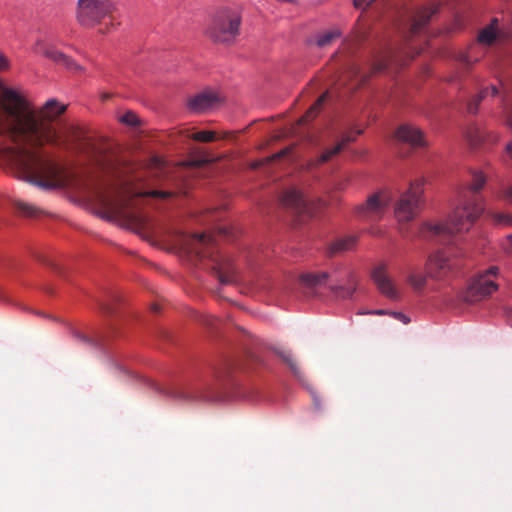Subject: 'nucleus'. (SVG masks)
Returning a JSON list of instances; mask_svg holds the SVG:
<instances>
[{
	"label": "nucleus",
	"instance_id": "f257e3e1",
	"mask_svg": "<svg viewBox=\"0 0 512 512\" xmlns=\"http://www.w3.org/2000/svg\"><path fill=\"white\" fill-rule=\"evenodd\" d=\"M66 105L50 99L35 110L17 90L4 87L0 93V136L14 145L0 148V160L18 179L42 189L60 188L65 184L63 169L41 148L60 138L58 116Z\"/></svg>",
	"mask_w": 512,
	"mask_h": 512
},
{
	"label": "nucleus",
	"instance_id": "f03ea898",
	"mask_svg": "<svg viewBox=\"0 0 512 512\" xmlns=\"http://www.w3.org/2000/svg\"><path fill=\"white\" fill-rule=\"evenodd\" d=\"M485 183V176L481 172H474L471 183L460 191V205L452 212L449 219L444 223L422 224L419 236L427 240H443L456 233L469 231L484 210L483 205L477 203V199L470 197L469 194L480 191Z\"/></svg>",
	"mask_w": 512,
	"mask_h": 512
},
{
	"label": "nucleus",
	"instance_id": "7ed1b4c3",
	"mask_svg": "<svg viewBox=\"0 0 512 512\" xmlns=\"http://www.w3.org/2000/svg\"><path fill=\"white\" fill-rule=\"evenodd\" d=\"M97 215L107 221L116 222L122 227L142 235L147 229V219L131 209L129 199L120 192H98Z\"/></svg>",
	"mask_w": 512,
	"mask_h": 512
},
{
	"label": "nucleus",
	"instance_id": "20e7f679",
	"mask_svg": "<svg viewBox=\"0 0 512 512\" xmlns=\"http://www.w3.org/2000/svg\"><path fill=\"white\" fill-rule=\"evenodd\" d=\"M241 16L235 9L224 7L209 18L205 35L214 43L231 44L239 35Z\"/></svg>",
	"mask_w": 512,
	"mask_h": 512
},
{
	"label": "nucleus",
	"instance_id": "39448f33",
	"mask_svg": "<svg viewBox=\"0 0 512 512\" xmlns=\"http://www.w3.org/2000/svg\"><path fill=\"white\" fill-rule=\"evenodd\" d=\"M117 6L118 0H77L75 19L81 27L92 29L112 19Z\"/></svg>",
	"mask_w": 512,
	"mask_h": 512
},
{
	"label": "nucleus",
	"instance_id": "423d86ee",
	"mask_svg": "<svg viewBox=\"0 0 512 512\" xmlns=\"http://www.w3.org/2000/svg\"><path fill=\"white\" fill-rule=\"evenodd\" d=\"M424 180L411 182L408 190L401 195L396 206L395 216L399 222H409L417 215L424 204Z\"/></svg>",
	"mask_w": 512,
	"mask_h": 512
},
{
	"label": "nucleus",
	"instance_id": "0eeeda50",
	"mask_svg": "<svg viewBox=\"0 0 512 512\" xmlns=\"http://www.w3.org/2000/svg\"><path fill=\"white\" fill-rule=\"evenodd\" d=\"M499 273L497 266H491L487 270L480 272L475 276L463 295V300L467 303H475L487 296L492 295L497 289L496 279Z\"/></svg>",
	"mask_w": 512,
	"mask_h": 512
},
{
	"label": "nucleus",
	"instance_id": "6e6552de",
	"mask_svg": "<svg viewBox=\"0 0 512 512\" xmlns=\"http://www.w3.org/2000/svg\"><path fill=\"white\" fill-rule=\"evenodd\" d=\"M329 275V289L335 297L340 299L351 298L356 290V279L349 268L336 266L327 271Z\"/></svg>",
	"mask_w": 512,
	"mask_h": 512
},
{
	"label": "nucleus",
	"instance_id": "1a4fd4ad",
	"mask_svg": "<svg viewBox=\"0 0 512 512\" xmlns=\"http://www.w3.org/2000/svg\"><path fill=\"white\" fill-rule=\"evenodd\" d=\"M425 267L431 279L440 281L454 273L459 263L451 253L438 250L428 256Z\"/></svg>",
	"mask_w": 512,
	"mask_h": 512
},
{
	"label": "nucleus",
	"instance_id": "9d476101",
	"mask_svg": "<svg viewBox=\"0 0 512 512\" xmlns=\"http://www.w3.org/2000/svg\"><path fill=\"white\" fill-rule=\"evenodd\" d=\"M211 237L206 233L181 235L178 240L180 248L188 254L195 255L198 259L205 258L206 246L211 243Z\"/></svg>",
	"mask_w": 512,
	"mask_h": 512
},
{
	"label": "nucleus",
	"instance_id": "9b49d317",
	"mask_svg": "<svg viewBox=\"0 0 512 512\" xmlns=\"http://www.w3.org/2000/svg\"><path fill=\"white\" fill-rule=\"evenodd\" d=\"M388 206L386 197L380 193H375L368 197L364 204L356 207V213L360 217L369 220H379Z\"/></svg>",
	"mask_w": 512,
	"mask_h": 512
},
{
	"label": "nucleus",
	"instance_id": "f8f14e48",
	"mask_svg": "<svg viewBox=\"0 0 512 512\" xmlns=\"http://www.w3.org/2000/svg\"><path fill=\"white\" fill-rule=\"evenodd\" d=\"M372 279L379 291L390 299H397L399 292L393 280L388 274L387 266L381 264L372 271Z\"/></svg>",
	"mask_w": 512,
	"mask_h": 512
},
{
	"label": "nucleus",
	"instance_id": "ddd939ff",
	"mask_svg": "<svg viewBox=\"0 0 512 512\" xmlns=\"http://www.w3.org/2000/svg\"><path fill=\"white\" fill-rule=\"evenodd\" d=\"M395 138L412 148H422L427 146V141L423 132L416 126L403 124L395 131Z\"/></svg>",
	"mask_w": 512,
	"mask_h": 512
},
{
	"label": "nucleus",
	"instance_id": "4468645a",
	"mask_svg": "<svg viewBox=\"0 0 512 512\" xmlns=\"http://www.w3.org/2000/svg\"><path fill=\"white\" fill-rule=\"evenodd\" d=\"M35 52L45 56L46 58L52 60L58 65H61L68 70L71 71H82V67L78 65L73 59L69 56L63 54L62 52L56 50L55 48L48 46L44 43H37L35 46Z\"/></svg>",
	"mask_w": 512,
	"mask_h": 512
},
{
	"label": "nucleus",
	"instance_id": "2eb2a0df",
	"mask_svg": "<svg viewBox=\"0 0 512 512\" xmlns=\"http://www.w3.org/2000/svg\"><path fill=\"white\" fill-rule=\"evenodd\" d=\"M280 202L284 207L292 208L298 213L312 215V211L303 194L294 187L288 188L282 193Z\"/></svg>",
	"mask_w": 512,
	"mask_h": 512
},
{
	"label": "nucleus",
	"instance_id": "dca6fc26",
	"mask_svg": "<svg viewBox=\"0 0 512 512\" xmlns=\"http://www.w3.org/2000/svg\"><path fill=\"white\" fill-rule=\"evenodd\" d=\"M221 98L216 92L203 91L188 99L187 106L193 112H204L215 107Z\"/></svg>",
	"mask_w": 512,
	"mask_h": 512
},
{
	"label": "nucleus",
	"instance_id": "f3484780",
	"mask_svg": "<svg viewBox=\"0 0 512 512\" xmlns=\"http://www.w3.org/2000/svg\"><path fill=\"white\" fill-rule=\"evenodd\" d=\"M329 275L327 271H309L299 275V283L301 287L308 290L311 294H315L319 288L328 284Z\"/></svg>",
	"mask_w": 512,
	"mask_h": 512
},
{
	"label": "nucleus",
	"instance_id": "a211bd4d",
	"mask_svg": "<svg viewBox=\"0 0 512 512\" xmlns=\"http://www.w3.org/2000/svg\"><path fill=\"white\" fill-rule=\"evenodd\" d=\"M429 275L427 270L424 272L420 267L410 266L407 269L405 281L414 291L420 292L425 289Z\"/></svg>",
	"mask_w": 512,
	"mask_h": 512
},
{
	"label": "nucleus",
	"instance_id": "6ab92c4d",
	"mask_svg": "<svg viewBox=\"0 0 512 512\" xmlns=\"http://www.w3.org/2000/svg\"><path fill=\"white\" fill-rule=\"evenodd\" d=\"M438 11V6L423 7L414 16L410 32L412 35L420 34L426 25L429 23L430 18Z\"/></svg>",
	"mask_w": 512,
	"mask_h": 512
},
{
	"label": "nucleus",
	"instance_id": "aec40b11",
	"mask_svg": "<svg viewBox=\"0 0 512 512\" xmlns=\"http://www.w3.org/2000/svg\"><path fill=\"white\" fill-rule=\"evenodd\" d=\"M213 270L219 280V282L223 285L232 284L237 281L236 270L232 262L228 259L223 260L220 263H217Z\"/></svg>",
	"mask_w": 512,
	"mask_h": 512
},
{
	"label": "nucleus",
	"instance_id": "412c9836",
	"mask_svg": "<svg viewBox=\"0 0 512 512\" xmlns=\"http://www.w3.org/2000/svg\"><path fill=\"white\" fill-rule=\"evenodd\" d=\"M357 238L354 236H348L333 242L329 247V253L331 255L346 252L352 250L356 245Z\"/></svg>",
	"mask_w": 512,
	"mask_h": 512
},
{
	"label": "nucleus",
	"instance_id": "4be33fe9",
	"mask_svg": "<svg viewBox=\"0 0 512 512\" xmlns=\"http://www.w3.org/2000/svg\"><path fill=\"white\" fill-rule=\"evenodd\" d=\"M498 93V89L496 86H491L489 88H485L479 92V94L474 97L469 103H468V112L470 114H476L478 111L479 104L481 101L487 97L489 94L491 96H495Z\"/></svg>",
	"mask_w": 512,
	"mask_h": 512
},
{
	"label": "nucleus",
	"instance_id": "5701e85b",
	"mask_svg": "<svg viewBox=\"0 0 512 512\" xmlns=\"http://www.w3.org/2000/svg\"><path fill=\"white\" fill-rule=\"evenodd\" d=\"M328 96V92L323 93L319 98L315 101V103L307 110L305 115H303L299 119V124H306L307 122L314 119L319 113L323 103L326 101Z\"/></svg>",
	"mask_w": 512,
	"mask_h": 512
},
{
	"label": "nucleus",
	"instance_id": "b1692460",
	"mask_svg": "<svg viewBox=\"0 0 512 512\" xmlns=\"http://www.w3.org/2000/svg\"><path fill=\"white\" fill-rule=\"evenodd\" d=\"M340 151H342L341 147L338 144H336L333 147L328 148L325 151H323L321 153V155H319L317 158L312 159L308 163V166L309 167H316V166H319V165H321L323 163H326L329 160H331L334 156H336L338 153H340Z\"/></svg>",
	"mask_w": 512,
	"mask_h": 512
},
{
	"label": "nucleus",
	"instance_id": "393cba45",
	"mask_svg": "<svg viewBox=\"0 0 512 512\" xmlns=\"http://www.w3.org/2000/svg\"><path fill=\"white\" fill-rule=\"evenodd\" d=\"M498 22L497 19H493L492 23L482 29L477 37V40L481 44L490 45L496 38V28L495 24Z\"/></svg>",
	"mask_w": 512,
	"mask_h": 512
},
{
	"label": "nucleus",
	"instance_id": "a878e982",
	"mask_svg": "<svg viewBox=\"0 0 512 512\" xmlns=\"http://www.w3.org/2000/svg\"><path fill=\"white\" fill-rule=\"evenodd\" d=\"M341 37V32L338 29H332L319 34L316 38V44L319 47L330 45L335 40Z\"/></svg>",
	"mask_w": 512,
	"mask_h": 512
},
{
	"label": "nucleus",
	"instance_id": "bb28decb",
	"mask_svg": "<svg viewBox=\"0 0 512 512\" xmlns=\"http://www.w3.org/2000/svg\"><path fill=\"white\" fill-rule=\"evenodd\" d=\"M119 121L131 127H135L140 124L139 117L133 111H127L119 118Z\"/></svg>",
	"mask_w": 512,
	"mask_h": 512
},
{
	"label": "nucleus",
	"instance_id": "cd10ccee",
	"mask_svg": "<svg viewBox=\"0 0 512 512\" xmlns=\"http://www.w3.org/2000/svg\"><path fill=\"white\" fill-rule=\"evenodd\" d=\"M191 138L198 142H211L216 139L214 131H198L191 135Z\"/></svg>",
	"mask_w": 512,
	"mask_h": 512
},
{
	"label": "nucleus",
	"instance_id": "c85d7f7f",
	"mask_svg": "<svg viewBox=\"0 0 512 512\" xmlns=\"http://www.w3.org/2000/svg\"><path fill=\"white\" fill-rule=\"evenodd\" d=\"M363 133V130H358L357 132H347L342 135L340 142L337 144L341 147L343 150L349 143H352L356 140L357 135H360Z\"/></svg>",
	"mask_w": 512,
	"mask_h": 512
},
{
	"label": "nucleus",
	"instance_id": "c756f323",
	"mask_svg": "<svg viewBox=\"0 0 512 512\" xmlns=\"http://www.w3.org/2000/svg\"><path fill=\"white\" fill-rule=\"evenodd\" d=\"M15 205L17 208L26 216H34L37 212V208L33 205L24 203L22 201H16Z\"/></svg>",
	"mask_w": 512,
	"mask_h": 512
},
{
	"label": "nucleus",
	"instance_id": "7c9ffc66",
	"mask_svg": "<svg viewBox=\"0 0 512 512\" xmlns=\"http://www.w3.org/2000/svg\"><path fill=\"white\" fill-rule=\"evenodd\" d=\"M140 196H149V197H159V198H167L172 195V192L169 191H161V190H151L143 193H139Z\"/></svg>",
	"mask_w": 512,
	"mask_h": 512
},
{
	"label": "nucleus",
	"instance_id": "2f4dec72",
	"mask_svg": "<svg viewBox=\"0 0 512 512\" xmlns=\"http://www.w3.org/2000/svg\"><path fill=\"white\" fill-rule=\"evenodd\" d=\"M499 198L504 200V201H506L509 204H512V184L504 186L501 189V192L499 194Z\"/></svg>",
	"mask_w": 512,
	"mask_h": 512
},
{
	"label": "nucleus",
	"instance_id": "473e14b6",
	"mask_svg": "<svg viewBox=\"0 0 512 512\" xmlns=\"http://www.w3.org/2000/svg\"><path fill=\"white\" fill-rule=\"evenodd\" d=\"M494 219L498 224L504 226H512V215L509 214H495Z\"/></svg>",
	"mask_w": 512,
	"mask_h": 512
},
{
	"label": "nucleus",
	"instance_id": "72a5a7b5",
	"mask_svg": "<svg viewBox=\"0 0 512 512\" xmlns=\"http://www.w3.org/2000/svg\"><path fill=\"white\" fill-rule=\"evenodd\" d=\"M285 155V151H280L278 153H275L274 155H272L271 157H268L266 158L265 160H261V161H256L252 164V168H258L259 166H261L264 162H270L271 160H274V159H279L281 158L282 156Z\"/></svg>",
	"mask_w": 512,
	"mask_h": 512
},
{
	"label": "nucleus",
	"instance_id": "f704fd0d",
	"mask_svg": "<svg viewBox=\"0 0 512 512\" xmlns=\"http://www.w3.org/2000/svg\"><path fill=\"white\" fill-rule=\"evenodd\" d=\"M376 0H353V6L356 9L366 10Z\"/></svg>",
	"mask_w": 512,
	"mask_h": 512
},
{
	"label": "nucleus",
	"instance_id": "c9c22d12",
	"mask_svg": "<svg viewBox=\"0 0 512 512\" xmlns=\"http://www.w3.org/2000/svg\"><path fill=\"white\" fill-rule=\"evenodd\" d=\"M149 166L151 168L162 169L165 166V161L159 156H153L149 161Z\"/></svg>",
	"mask_w": 512,
	"mask_h": 512
},
{
	"label": "nucleus",
	"instance_id": "e433bc0d",
	"mask_svg": "<svg viewBox=\"0 0 512 512\" xmlns=\"http://www.w3.org/2000/svg\"><path fill=\"white\" fill-rule=\"evenodd\" d=\"M277 355H279L290 366V368L295 371L296 365L289 353L277 351Z\"/></svg>",
	"mask_w": 512,
	"mask_h": 512
},
{
	"label": "nucleus",
	"instance_id": "4c0bfd02",
	"mask_svg": "<svg viewBox=\"0 0 512 512\" xmlns=\"http://www.w3.org/2000/svg\"><path fill=\"white\" fill-rule=\"evenodd\" d=\"M277 355H279L290 366V368L295 371L296 365L289 353L277 351Z\"/></svg>",
	"mask_w": 512,
	"mask_h": 512
},
{
	"label": "nucleus",
	"instance_id": "58836bf2",
	"mask_svg": "<svg viewBox=\"0 0 512 512\" xmlns=\"http://www.w3.org/2000/svg\"><path fill=\"white\" fill-rule=\"evenodd\" d=\"M277 355H279L290 366V368L295 371L296 365L289 353L277 351Z\"/></svg>",
	"mask_w": 512,
	"mask_h": 512
},
{
	"label": "nucleus",
	"instance_id": "ea45409f",
	"mask_svg": "<svg viewBox=\"0 0 512 512\" xmlns=\"http://www.w3.org/2000/svg\"><path fill=\"white\" fill-rule=\"evenodd\" d=\"M213 161H214V159H210V158L195 159V160L190 161L189 165L193 166V167H202V166H204L208 163H211Z\"/></svg>",
	"mask_w": 512,
	"mask_h": 512
},
{
	"label": "nucleus",
	"instance_id": "a19ab883",
	"mask_svg": "<svg viewBox=\"0 0 512 512\" xmlns=\"http://www.w3.org/2000/svg\"><path fill=\"white\" fill-rule=\"evenodd\" d=\"M392 315H393L396 319H398V320L402 321V322H403V323H405V324H407V323H409V322H410V319H409L405 314H403V313H401V312H393V313H392Z\"/></svg>",
	"mask_w": 512,
	"mask_h": 512
},
{
	"label": "nucleus",
	"instance_id": "79ce46f5",
	"mask_svg": "<svg viewBox=\"0 0 512 512\" xmlns=\"http://www.w3.org/2000/svg\"><path fill=\"white\" fill-rule=\"evenodd\" d=\"M115 28V24L113 21H110L108 24H105L104 28L99 29V33L106 34Z\"/></svg>",
	"mask_w": 512,
	"mask_h": 512
},
{
	"label": "nucleus",
	"instance_id": "37998d69",
	"mask_svg": "<svg viewBox=\"0 0 512 512\" xmlns=\"http://www.w3.org/2000/svg\"><path fill=\"white\" fill-rule=\"evenodd\" d=\"M359 314L386 315V314H388V312L383 309H378V310H371V311H367V312H359Z\"/></svg>",
	"mask_w": 512,
	"mask_h": 512
},
{
	"label": "nucleus",
	"instance_id": "c03bdc74",
	"mask_svg": "<svg viewBox=\"0 0 512 512\" xmlns=\"http://www.w3.org/2000/svg\"><path fill=\"white\" fill-rule=\"evenodd\" d=\"M8 68V59L3 56V55H0V70H5Z\"/></svg>",
	"mask_w": 512,
	"mask_h": 512
},
{
	"label": "nucleus",
	"instance_id": "a18cd8bd",
	"mask_svg": "<svg viewBox=\"0 0 512 512\" xmlns=\"http://www.w3.org/2000/svg\"><path fill=\"white\" fill-rule=\"evenodd\" d=\"M386 68V63L381 61L379 63H376L374 66H373V71L374 72H378V71H382Z\"/></svg>",
	"mask_w": 512,
	"mask_h": 512
},
{
	"label": "nucleus",
	"instance_id": "49530a36",
	"mask_svg": "<svg viewBox=\"0 0 512 512\" xmlns=\"http://www.w3.org/2000/svg\"><path fill=\"white\" fill-rule=\"evenodd\" d=\"M461 61L466 64H470L472 61H476V59L472 60L468 55H462Z\"/></svg>",
	"mask_w": 512,
	"mask_h": 512
},
{
	"label": "nucleus",
	"instance_id": "de8ad7c7",
	"mask_svg": "<svg viewBox=\"0 0 512 512\" xmlns=\"http://www.w3.org/2000/svg\"><path fill=\"white\" fill-rule=\"evenodd\" d=\"M350 73L355 76L359 73V68L357 66H352L351 67V70H350Z\"/></svg>",
	"mask_w": 512,
	"mask_h": 512
},
{
	"label": "nucleus",
	"instance_id": "09e8293b",
	"mask_svg": "<svg viewBox=\"0 0 512 512\" xmlns=\"http://www.w3.org/2000/svg\"><path fill=\"white\" fill-rule=\"evenodd\" d=\"M506 150L509 153L510 157L512 158V141L507 144Z\"/></svg>",
	"mask_w": 512,
	"mask_h": 512
},
{
	"label": "nucleus",
	"instance_id": "8fccbe9b",
	"mask_svg": "<svg viewBox=\"0 0 512 512\" xmlns=\"http://www.w3.org/2000/svg\"><path fill=\"white\" fill-rule=\"evenodd\" d=\"M109 98H110V94H108V93H103V94L101 95V99H102L103 101H105V100H107V99H109Z\"/></svg>",
	"mask_w": 512,
	"mask_h": 512
},
{
	"label": "nucleus",
	"instance_id": "3c124183",
	"mask_svg": "<svg viewBox=\"0 0 512 512\" xmlns=\"http://www.w3.org/2000/svg\"><path fill=\"white\" fill-rule=\"evenodd\" d=\"M470 140H471V142H472L474 145H476V144H478V143L481 141V138H480V137H479V138H475V139L471 138Z\"/></svg>",
	"mask_w": 512,
	"mask_h": 512
},
{
	"label": "nucleus",
	"instance_id": "603ef678",
	"mask_svg": "<svg viewBox=\"0 0 512 512\" xmlns=\"http://www.w3.org/2000/svg\"><path fill=\"white\" fill-rule=\"evenodd\" d=\"M507 124L510 126V128L512 129V114L508 117L507 119Z\"/></svg>",
	"mask_w": 512,
	"mask_h": 512
},
{
	"label": "nucleus",
	"instance_id": "864d4df0",
	"mask_svg": "<svg viewBox=\"0 0 512 512\" xmlns=\"http://www.w3.org/2000/svg\"><path fill=\"white\" fill-rule=\"evenodd\" d=\"M152 308H153L154 311H157L159 309V307L157 305H153Z\"/></svg>",
	"mask_w": 512,
	"mask_h": 512
},
{
	"label": "nucleus",
	"instance_id": "5fc2aeb1",
	"mask_svg": "<svg viewBox=\"0 0 512 512\" xmlns=\"http://www.w3.org/2000/svg\"><path fill=\"white\" fill-rule=\"evenodd\" d=\"M508 240L510 241L511 246H512V235L508 236Z\"/></svg>",
	"mask_w": 512,
	"mask_h": 512
}]
</instances>
